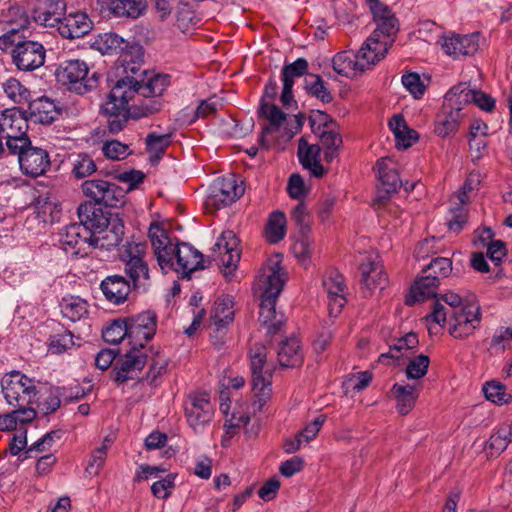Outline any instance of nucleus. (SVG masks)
Listing matches in <instances>:
<instances>
[{
	"mask_svg": "<svg viewBox=\"0 0 512 512\" xmlns=\"http://www.w3.org/2000/svg\"><path fill=\"white\" fill-rule=\"evenodd\" d=\"M320 147L316 144H308L304 137L298 142V158L305 169H308L314 176L321 177L325 171L319 161Z\"/></svg>",
	"mask_w": 512,
	"mask_h": 512,
	"instance_id": "nucleus-35",
	"label": "nucleus"
},
{
	"mask_svg": "<svg viewBox=\"0 0 512 512\" xmlns=\"http://www.w3.org/2000/svg\"><path fill=\"white\" fill-rule=\"evenodd\" d=\"M259 116L268 122L264 127L265 134L279 133L285 140H290L298 133L304 123L302 114L293 115L288 118L287 115L275 104H262L258 109Z\"/></svg>",
	"mask_w": 512,
	"mask_h": 512,
	"instance_id": "nucleus-10",
	"label": "nucleus"
},
{
	"mask_svg": "<svg viewBox=\"0 0 512 512\" xmlns=\"http://www.w3.org/2000/svg\"><path fill=\"white\" fill-rule=\"evenodd\" d=\"M439 285L440 282L437 281V277L422 272L421 276H419L411 286L410 293L406 297L405 303L411 306L416 302H421L436 296Z\"/></svg>",
	"mask_w": 512,
	"mask_h": 512,
	"instance_id": "nucleus-33",
	"label": "nucleus"
},
{
	"mask_svg": "<svg viewBox=\"0 0 512 512\" xmlns=\"http://www.w3.org/2000/svg\"><path fill=\"white\" fill-rule=\"evenodd\" d=\"M1 390L4 399L11 406L34 405L41 392L39 381L16 370L2 377Z\"/></svg>",
	"mask_w": 512,
	"mask_h": 512,
	"instance_id": "nucleus-7",
	"label": "nucleus"
},
{
	"mask_svg": "<svg viewBox=\"0 0 512 512\" xmlns=\"http://www.w3.org/2000/svg\"><path fill=\"white\" fill-rule=\"evenodd\" d=\"M474 97L475 89L467 83H460L446 93L443 104L459 114H465V106L471 104Z\"/></svg>",
	"mask_w": 512,
	"mask_h": 512,
	"instance_id": "nucleus-36",
	"label": "nucleus"
},
{
	"mask_svg": "<svg viewBox=\"0 0 512 512\" xmlns=\"http://www.w3.org/2000/svg\"><path fill=\"white\" fill-rule=\"evenodd\" d=\"M100 286L106 299L117 305L126 301L132 287L121 275L107 276Z\"/></svg>",
	"mask_w": 512,
	"mask_h": 512,
	"instance_id": "nucleus-34",
	"label": "nucleus"
},
{
	"mask_svg": "<svg viewBox=\"0 0 512 512\" xmlns=\"http://www.w3.org/2000/svg\"><path fill=\"white\" fill-rule=\"evenodd\" d=\"M387 43L379 42L374 38H367L360 49L355 52L358 66L362 74L372 69L377 63L383 60L388 53Z\"/></svg>",
	"mask_w": 512,
	"mask_h": 512,
	"instance_id": "nucleus-28",
	"label": "nucleus"
},
{
	"mask_svg": "<svg viewBox=\"0 0 512 512\" xmlns=\"http://www.w3.org/2000/svg\"><path fill=\"white\" fill-rule=\"evenodd\" d=\"M124 223L118 216H111V221L105 228L93 234V249L112 250L121 246L124 241Z\"/></svg>",
	"mask_w": 512,
	"mask_h": 512,
	"instance_id": "nucleus-23",
	"label": "nucleus"
},
{
	"mask_svg": "<svg viewBox=\"0 0 512 512\" xmlns=\"http://www.w3.org/2000/svg\"><path fill=\"white\" fill-rule=\"evenodd\" d=\"M28 103V109L25 113L34 123L50 124L60 114L54 101L46 96L39 97Z\"/></svg>",
	"mask_w": 512,
	"mask_h": 512,
	"instance_id": "nucleus-30",
	"label": "nucleus"
},
{
	"mask_svg": "<svg viewBox=\"0 0 512 512\" xmlns=\"http://www.w3.org/2000/svg\"><path fill=\"white\" fill-rule=\"evenodd\" d=\"M310 78L311 80H307L306 82L308 93L321 100L323 103H330L333 97L321 76L311 74Z\"/></svg>",
	"mask_w": 512,
	"mask_h": 512,
	"instance_id": "nucleus-57",
	"label": "nucleus"
},
{
	"mask_svg": "<svg viewBox=\"0 0 512 512\" xmlns=\"http://www.w3.org/2000/svg\"><path fill=\"white\" fill-rule=\"evenodd\" d=\"M176 474H167L164 478L154 482L151 486V492L158 499H168L175 488Z\"/></svg>",
	"mask_w": 512,
	"mask_h": 512,
	"instance_id": "nucleus-62",
	"label": "nucleus"
},
{
	"mask_svg": "<svg viewBox=\"0 0 512 512\" xmlns=\"http://www.w3.org/2000/svg\"><path fill=\"white\" fill-rule=\"evenodd\" d=\"M134 95L135 90L127 85L124 78L119 79L112 87L100 108V113L106 118L110 133L116 134L124 129L129 119L128 104Z\"/></svg>",
	"mask_w": 512,
	"mask_h": 512,
	"instance_id": "nucleus-6",
	"label": "nucleus"
},
{
	"mask_svg": "<svg viewBox=\"0 0 512 512\" xmlns=\"http://www.w3.org/2000/svg\"><path fill=\"white\" fill-rule=\"evenodd\" d=\"M376 29L369 38H374L379 42L387 43V48L392 46L395 36L399 30L398 20L392 10L385 4L371 10Z\"/></svg>",
	"mask_w": 512,
	"mask_h": 512,
	"instance_id": "nucleus-18",
	"label": "nucleus"
},
{
	"mask_svg": "<svg viewBox=\"0 0 512 512\" xmlns=\"http://www.w3.org/2000/svg\"><path fill=\"white\" fill-rule=\"evenodd\" d=\"M308 61L305 58H298L290 64L283 66L281 80L283 88L280 100L284 107H290L294 102L293 86L295 78L302 77L308 71Z\"/></svg>",
	"mask_w": 512,
	"mask_h": 512,
	"instance_id": "nucleus-26",
	"label": "nucleus"
},
{
	"mask_svg": "<svg viewBox=\"0 0 512 512\" xmlns=\"http://www.w3.org/2000/svg\"><path fill=\"white\" fill-rule=\"evenodd\" d=\"M124 271L129 277L132 288L138 292H146L150 285L149 268L145 260L124 263Z\"/></svg>",
	"mask_w": 512,
	"mask_h": 512,
	"instance_id": "nucleus-39",
	"label": "nucleus"
},
{
	"mask_svg": "<svg viewBox=\"0 0 512 512\" xmlns=\"http://www.w3.org/2000/svg\"><path fill=\"white\" fill-rule=\"evenodd\" d=\"M443 51L454 58L473 55L479 48L477 34H447L440 40Z\"/></svg>",
	"mask_w": 512,
	"mask_h": 512,
	"instance_id": "nucleus-25",
	"label": "nucleus"
},
{
	"mask_svg": "<svg viewBox=\"0 0 512 512\" xmlns=\"http://www.w3.org/2000/svg\"><path fill=\"white\" fill-rule=\"evenodd\" d=\"M148 237L158 265L163 271L173 270L182 278L189 277L197 270L205 268L204 256L194 246L179 242L158 223H151Z\"/></svg>",
	"mask_w": 512,
	"mask_h": 512,
	"instance_id": "nucleus-1",
	"label": "nucleus"
},
{
	"mask_svg": "<svg viewBox=\"0 0 512 512\" xmlns=\"http://www.w3.org/2000/svg\"><path fill=\"white\" fill-rule=\"evenodd\" d=\"M361 291L365 297H371L386 288L388 276L378 256H368L360 265Z\"/></svg>",
	"mask_w": 512,
	"mask_h": 512,
	"instance_id": "nucleus-16",
	"label": "nucleus"
},
{
	"mask_svg": "<svg viewBox=\"0 0 512 512\" xmlns=\"http://www.w3.org/2000/svg\"><path fill=\"white\" fill-rule=\"evenodd\" d=\"M118 250L119 256L124 263L128 261H143L146 254V245L134 239H126Z\"/></svg>",
	"mask_w": 512,
	"mask_h": 512,
	"instance_id": "nucleus-55",
	"label": "nucleus"
},
{
	"mask_svg": "<svg viewBox=\"0 0 512 512\" xmlns=\"http://www.w3.org/2000/svg\"><path fill=\"white\" fill-rule=\"evenodd\" d=\"M402 84L415 99H420L424 95L426 87L421 81L419 74L411 72L403 75Z\"/></svg>",
	"mask_w": 512,
	"mask_h": 512,
	"instance_id": "nucleus-64",
	"label": "nucleus"
},
{
	"mask_svg": "<svg viewBox=\"0 0 512 512\" xmlns=\"http://www.w3.org/2000/svg\"><path fill=\"white\" fill-rule=\"evenodd\" d=\"M512 431L509 426H502L491 435L485 444V451L488 456H499L511 442Z\"/></svg>",
	"mask_w": 512,
	"mask_h": 512,
	"instance_id": "nucleus-46",
	"label": "nucleus"
},
{
	"mask_svg": "<svg viewBox=\"0 0 512 512\" xmlns=\"http://www.w3.org/2000/svg\"><path fill=\"white\" fill-rule=\"evenodd\" d=\"M391 394L396 401V409L402 415H407L415 406L418 393L414 386L395 383Z\"/></svg>",
	"mask_w": 512,
	"mask_h": 512,
	"instance_id": "nucleus-43",
	"label": "nucleus"
},
{
	"mask_svg": "<svg viewBox=\"0 0 512 512\" xmlns=\"http://www.w3.org/2000/svg\"><path fill=\"white\" fill-rule=\"evenodd\" d=\"M286 216L282 211H274L270 214L266 225V238L270 243H278L286 235Z\"/></svg>",
	"mask_w": 512,
	"mask_h": 512,
	"instance_id": "nucleus-49",
	"label": "nucleus"
},
{
	"mask_svg": "<svg viewBox=\"0 0 512 512\" xmlns=\"http://www.w3.org/2000/svg\"><path fill=\"white\" fill-rule=\"evenodd\" d=\"M147 363V355L136 347L117 360L114 371L115 381L122 384L130 379L138 377Z\"/></svg>",
	"mask_w": 512,
	"mask_h": 512,
	"instance_id": "nucleus-21",
	"label": "nucleus"
},
{
	"mask_svg": "<svg viewBox=\"0 0 512 512\" xmlns=\"http://www.w3.org/2000/svg\"><path fill=\"white\" fill-rule=\"evenodd\" d=\"M422 272L434 275V277H437V281L441 283L442 279L447 278L451 274L452 261L446 257H436L422 269Z\"/></svg>",
	"mask_w": 512,
	"mask_h": 512,
	"instance_id": "nucleus-58",
	"label": "nucleus"
},
{
	"mask_svg": "<svg viewBox=\"0 0 512 512\" xmlns=\"http://www.w3.org/2000/svg\"><path fill=\"white\" fill-rule=\"evenodd\" d=\"M286 282V272L281 266V258L276 255L268 260L259 276L261 303L259 321L267 326L270 334L277 333L282 325L281 319H277L275 304Z\"/></svg>",
	"mask_w": 512,
	"mask_h": 512,
	"instance_id": "nucleus-2",
	"label": "nucleus"
},
{
	"mask_svg": "<svg viewBox=\"0 0 512 512\" xmlns=\"http://www.w3.org/2000/svg\"><path fill=\"white\" fill-rule=\"evenodd\" d=\"M430 359L427 355L420 354L412 358L406 367V376L408 379H421L428 371Z\"/></svg>",
	"mask_w": 512,
	"mask_h": 512,
	"instance_id": "nucleus-61",
	"label": "nucleus"
},
{
	"mask_svg": "<svg viewBox=\"0 0 512 512\" xmlns=\"http://www.w3.org/2000/svg\"><path fill=\"white\" fill-rule=\"evenodd\" d=\"M5 95L15 104L30 101V91L16 78H9L2 84Z\"/></svg>",
	"mask_w": 512,
	"mask_h": 512,
	"instance_id": "nucleus-54",
	"label": "nucleus"
},
{
	"mask_svg": "<svg viewBox=\"0 0 512 512\" xmlns=\"http://www.w3.org/2000/svg\"><path fill=\"white\" fill-rule=\"evenodd\" d=\"M311 129L318 136L322 147L325 149V160L333 161L342 145L339 126L335 120L323 111H315L309 117Z\"/></svg>",
	"mask_w": 512,
	"mask_h": 512,
	"instance_id": "nucleus-9",
	"label": "nucleus"
},
{
	"mask_svg": "<svg viewBox=\"0 0 512 512\" xmlns=\"http://www.w3.org/2000/svg\"><path fill=\"white\" fill-rule=\"evenodd\" d=\"M41 392L37 396L36 407L44 414L55 412L61 405L62 392L58 387L43 386L39 382Z\"/></svg>",
	"mask_w": 512,
	"mask_h": 512,
	"instance_id": "nucleus-44",
	"label": "nucleus"
},
{
	"mask_svg": "<svg viewBox=\"0 0 512 512\" xmlns=\"http://www.w3.org/2000/svg\"><path fill=\"white\" fill-rule=\"evenodd\" d=\"M211 317L217 330L230 324L234 319L233 300L230 297L219 298L214 304Z\"/></svg>",
	"mask_w": 512,
	"mask_h": 512,
	"instance_id": "nucleus-48",
	"label": "nucleus"
},
{
	"mask_svg": "<svg viewBox=\"0 0 512 512\" xmlns=\"http://www.w3.org/2000/svg\"><path fill=\"white\" fill-rule=\"evenodd\" d=\"M377 176L381 183L382 189L390 194L396 192L402 185L398 172L395 169L394 162L388 157L380 158L375 166Z\"/></svg>",
	"mask_w": 512,
	"mask_h": 512,
	"instance_id": "nucleus-37",
	"label": "nucleus"
},
{
	"mask_svg": "<svg viewBox=\"0 0 512 512\" xmlns=\"http://www.w3.org/2000/svg\"><path fill=\"white\" fill-rule=\"evenodd\" d=\"M93 233L80 223L65 226L59 233L61 248L71 255L87 256L93 250Z\"/></svg>",
	"mask_w": 512,
	"mask_h": 512,
	"instance_id": "nucleus-14",
	"label": "nucleus"
},
{
	"mask_svg": "<svg viewBox=\"0 0 512 512\" xmlns=\"http://www.w3.org/2000/svg\"><path fill=\"white\" fill-rule=\"evenodd\" d=\"M189 425L195 432L201 431L213 416V407L207 394L190 395L185 405Z\"/></svg>",
	"mask_w": 512,
	"mask_h": 512,
	"instance_id": "nucleus-19",
	"label": "nucleus"
},
{
	"mask_svg": "<svg viewBox=\"0 0 512 512\" xmlns=\"http://www.w3.org/2000/svg\"><path fill=\"white\" fill-rule=\"evenodd\" d=\"M448 318L449 333L456 339L466 338L474 333L481 322L480 307L477 305H465L459 310L450 313L443 304L436 301L432 313L426 317L427 321H433L443 327Z\"/></svg>",
	"mask_w": 512,
	"mask_h": 512,
	"instance_id": "nucleus-4",
	"label": "nucleus"
},
{
	"mask_svg": "<svg viewBox=\"0 0 512 512\" xmlns=\"http://www.w3.org/2000/svg\"><path fill=\"white\" fill-rule=\"evenodd\" d=\"M278 360L282 367H297L303 362V353L296 337L286 339L280 344Z\"/></svg>",
	"mask_w": 512,
	"mask_h": 512,
	"instance_id": "nucleus-41",
	"label": "nucleus"
},
{
	"mask_svg": "<svg viewBox=\"0 0 512 512\" xmlns=\"http://www.w3.org/2000/svg\"><path fill=\"white\" fill-rule=\"evenodd\" d=\"M102 337L105 342L110 344H118L127 338V325L125 320H115L107 326L103 332Z\"/></svg>",
	"mask_w": 512,
	"mask_h": 512,
	"instance_id": "nucleus-59",
	"label": "nucleus"
},
{
	"mask_svg": "<svg viewBox=\"0 0 512 512\" xmlns=\"http://www.w3.org/2000/svg\"><path fill=\"white\" fill-rule=\"evenodd\" d=\"M60 308L63 317L72 322L79 321L88 314V303L79 296L62 298Z\"/></svg>",
	"mask_w": 512,
	"mask_h": 512,
	"instance_id": "nucleus-45",
	"label": "nucleus"
},
{
	"mask_svg": "<svg viewBox=\"0 0 512 512\" xmlns=\"http://www.w3.org/2000/svg\"><path fill=\"white\" fill-rule=\"evenodd\" d=\"M83 194L93 204L118 207L125 202L126 192L115 183L103 179L86 180L81 185Z\"/></svg>",
	"mask_w": 512,
	"mask_h": 512,
	"instance_id": "nucleus-13",
	"label": "nucleus"
},
{
	"mask_svg": "<svg viewBox=\"0 0 512 512\" xmlns=\"http://www.w3.org/2000/svg\"><path fill=\"white\" fill-rule=\"evenodd\" d=\"M61 435L59 431H50L43 435L40 439L34 442L26 450L27 457H37L38 454L49 452L54 446L56 440L60 439Z\"/></svg>",
	"mask_w": 512,
	"mask_h": 512,
	"instance_id": "nucleus-56",
	"label": "nucleus"
},
{
	"mask_svg": "<svg viewBox=\"0 0 512 512\" xmlns=\"http://www.w3.org/2000/svg\"><path fill=\"white\" fill-rule=\"evenodd\" d=\"M323 287L327 292L329 314L336 317L346 303L344 277L338 271H329L323 278Z\"/></svg>",
	"mask_w": 512,
	"mask_h": 512,
	"instance_id": "nucleus-22",
	"label": "nucleus"
},
{
	"mask_svg": "<svg viewBox=\"0 0 512 512\" xmlns=\"http://www.w3.org/2000/svg\"><path fill=\"white\" fill-rule=\"evenodd\" d=\"M93 28V22L85 12L70 13L58 26L59 33L67 39L81 38Z\"/></svg>",
	"mask_w": 512,
	"mask_h": 512,
	"instance_id": "nucleus-29",
	"label": "nucleus"
},
{
	"mask_svg": "<svg viewBox=\"0 0 512 512\" xmlns=\"http://www.w3.org/2000/svg\"><path fill=\"white\" fill-rule=\"evenodd\" d=\"M9 49L12 63L20 71H34L44 65V46L40 42L27 40L24 29L11 28L0 36V50Z\"/></svg>",
	"mask_w": 512,
	"mask_h": 512,
	"instance_id": "nucleus-3",
	"label": "nucleus"
},
{
	"mask_svg": "<svg viewBox=\"0 0 512 512\" xmlns=\"http://www.w3.org/2000/svg\"><path fill=\"white\" fill-rule=\"evenodd\" d=\"M146 148L149 153V160L152 164H157L166 149L171 143V136L169 134L158 135L154 132L149 133L145 139Z\"/></svg>",
	"mask_w": 512,
	"mask_h": 512,
	"instance_id": "nucleus-47",
	"label": "nucleus"
},
{
	"mask_svg": "<svg viewBox=\"0 0 512 512\" xmlns=\"http://www.w3.org/2000/svg\"><path fill=\"white\" fill-rule=\"evenodd\" d=\"M249 356L252 390L255 398L252 403V409L256 413L261 412L271 398L273 368L267 363V350L265 346L255 344L251 347Z\"/></svg>",
	"mask_w": 512,
	"mask_h": 512,
	"instance_id": "nucleus-5",
	"label": "nucleus"
},
{
	"mask_svg": "<svg viewBox=\"0 0 512 512\" xmlns=\"http://www.w3.org/2000/svg\"><path fill=\"white\" fill-rule=\"evenodd\" d=\"M110 13L117 18L137 19L147 9L146 0H108Z\"/></svg>",
	"mask_w": 512,
	"mask_h": 512,
	"instance_id": "nucleus-38",
	"label": "nucleus"
},
{
	"mask_svg": "<svg viewBox=\"0 0 512 512\" xmlns=\"http://www.w3.org/2000/svg\"><path fill=\"white\" fill-rule=\"evenodd\" d=\"M28 115L19 109H6L0 114V133L6 139V146L9 152L19 148V145L25 144L29 140Z\"/></svg>",
	"mask_w": 512,
	"mask_h": 512,
	"instance_id": "nucleus-12",
	"label": "nucleus"
},
{
	"mask_svg": "<svg viewBox=\"0 0 512 512\" xmlns=\"http://www.w3.org/2000/svg\"><path fill=\"white\" fill-rule=\"evenodd\" d=\"M74 345L73 334L70 331H64L50 337L49 351L52 354H62Z\"/></svg>",
	"mask_w": 512,
	"mask_h": 512,
	"instance_id": "nucleus-63",
	"label": "nucleus"
},
{
	"mask_svg": "<svg viewBox=\"0 0 512 512\" xmlns=\"http://www.w3.org/2000/svg\"><path fill=\"white\" fill-rule=\"evenodd\" d=\"M10 153L18 156L21 172L31 178L45 175L51 167L50 152L45 148L33 146L30 139Z\"/></svg>",
	"mask_w": 512,
	"mask_h": 512,
	"instance_id": "nucleus-11",
	"label": "nucleus"
},
{
	"mask_svg": "<svg viewBox=\"0 0 512 512\" xmlns=\"http://www.w3.org/2000/svg\"><path fill=\"white\" fill-rule=\"evenodd\" d=\"M464 117L465 114H459L442 104V107L435 118V134L441 138H447L455 135L459 130Z\"/></svg>",
	"mask_w": 512,
	"mask_h": 512,
	"instance_id": "nucleus-32",
	"label": "nucleus"
},
{
	"mask_svg": "<svg viewBox=\"0 0 512 512\" xmlns=\"http://www.w3.org/2000/svg\"><path fill=\"white\" fill-rule=\"evenodd\" d=\"M72 174L77 179H82L92 175L97 171V165L93 158L87 153H78L72 160Z\"/></svg>",
	"mask_w": 512,
	"mask_h": 512,
	"instance_id": "nucleus-53",
	"label": "nucleus"
},
{
	"mask_svg": "<svg viewBox=\"0 0 512 512\" xmlns=\"http://www.w3.org/2000/svg\"><path fill=\"white\" fill-rule=\"evenodd\" d=\"M102 152L106 158L118 161L127 158L132 153L127 144L118 140L105 141L102 145Z\"/></svg>",
	"mask_w": 512,
	"mask_h": 512,
	"instance_id": "nucleus-60",
	"label": "nucleus"
},
{
	"mask_svg": "<svg viewBox=\"0 0 512 512\" xmlns=\"http://www.w3.org/2000/svg\"><path fill=\"white\" fill-rule=\"evenodd\" d=\"M88 65L79 59L63 61L56 70L57 81L68 90L84 94L97 86L98 74L88 76Z\"/></svg>",
	"mask_w": 512,
	"mask_h": 512,
	"instance_id": "nucleus-8",
	"label": "nucleus"
},
{
	"mask_svg": "<svg viewBox=\"0 0 512 512\" xmlns=\"http://www.w3.org/2000/svg\"><path fill=\"white\" fill-rule=\"evenodd\" d=\"M389 127L399 149H407L418 140V133L407 126L401 115H394L389 121Z\"/></svg>",
	"mask_w": 512,
	"mask_h": 512,
	"instance_id": "nucleus-40",
	"label": "nucleus"
},
{
	"mask_svg": "<svg viewBox=\"0 0 512 512\" xmlns=\"http://www.w3.org/2000/svg\"><path fill=\"white\" fill-rule=\"evenodd\" d=\"M482 391L486 399L497 405L508 404L512 400L506 386L498 380H489L484 383Z\"/></svg>",
	"mask_w": 512,
	"mask_h": 512,
	"instance_id": "nucleus-52",
	"label": "nucleus"
},
{
	"mask_svg": "<svg viewBox=\"0 0 512 512\" xmlns=\"http://www.w3.org/2000/svg\"><path fill=\"white\" fill-rule=\"evenodd\" d=\"M77 212L80 224L93 234H97L98 230L105 228L111 221V217H107L103 210L92 202L81 204Z\"/></svg>",
	"mask_w": 512,
	"mask_h": 512,
	"instance_id": "nucleus-31",
	"label": "nucleus"
},
{
	"mask_svg": "<svg viewBox=\"0 0 512 512\" xmlns=\"http://www.w3.org/2000/svg\"><path fill=\"white\" fill-rule=\"evenodd\" d=\"M334 71L344 77L354 78L362 74L357 57L353 51H341L332 58Z\"/></svg>",
	"mask_w": 512,
	"mask_h": 512,
	"instance_id": "nucleus-42",
	"label": "nucleus"
},
{
	"mask_svg": "<svg viewBox=\"0 0 512 512\" xmlns=\"http://www.w3.org/2000/svg\"><path fill=\"white\" fill-rule=\"evenodd\" d=\"M95 44L102 54L123 53L129 47V42L116 33H106L100 36V38L96 40Z\"/></svg>",
	"mask_w": 512,
	"mask_h": 512,
	"instance_id": "nucleus-51",
	"label": "nucleus"
},
{
	"mask_svg": "<svg viewBox=\"0 0 512 512\" xmlns=\"http://www.w3.org/2000/svg\"><path fill=\"white\" fill-rule=\"evenodd\" d=\"M239 239L231 230L222 232L213 247L214 260L225 268H235L240 261Z\"/></svg>",
	"mask_w": 512,
	"mask_h": 512,
	"instance_id": "nucleus-20",
	"label": "nucleus"
},
{
	"mask_svg": "<svg viewBox=\"0 0 512 512\" xmlns=\"http://www.w3.org/2000/svg\"><path fill=\"white\" fill-rule=\"evenodd\" d=\"M419 344L418 337L415 333H408L405 336L399 338L396 343L390 346L388 353H383L380 356V360L390 357L394 359H400L401 357L407 356V353L415 349Z\"/></svg>",
	"mask_w": 512,
	"mask_h": 512,
	"instance_id": "nucleus-50",
	"label": "nucleus"
},
{
	"mask_svg": "<svg viewBox=\"0 0 512 512\" xmlns=\"http://www.w3.org/2000/svg\"><path fill=\"white\" fill-rule=\"evenodd\" d=\"M243 193L244 187L233 176L218 178L209 187L205 205L219 210L234 203Z\"/></svg>",
	"mask_w": 512,
	"mask_h": 512,
	"instance_id": "nucleus-15",
	"label": "nucleus"
},
{
	"mask_svg": "<svg viewBox=\"0 0 512 512\" xmlns=\"http://www.w3.org/2000/svg\"><path fill=\"white\" fill-rule=\"evenodd\" d=\"M170 75L154 73L146 80H136L133 77H124L127 85L145 98L160 97L170 86Z\"/></svg>",
	"mask_w": 512,
	"mask_h": 512,
	"instance_id": "nucleus-24",
	"label": "nucleus"
},
{
	"mask_svg": "<svg viewBox=\"0 0 512 512\" xmlns=\"http://www.w3.org/2000/svg\"><path fill=\"white\" fill-rule=\"evenodd\" d=\"M124 320L127 325V339L132 347L143 348L156 332L157 318L152 311H145Z\"/></svg>",
	"mask_w": 512,
	"mask_h": 512,
	"instance_id": "nucleus-17",
	"label": "nucleus"
},
{
	"mask_svg": "<svg viewBox=\"0 0 512 512\" xmlns=\"http://www.w3.org/2000/svg\"><path fill=\"white\" fill-rule=\"evenodd\" d=\"M65 7L63 0H38L33 10V17L36 22L45 27H58L64 18Z\"/></svg>",
	"mask_w": 512,
	"mask_h": 512,
	"instance_id": "nucleus-27",
	"label": "nucleus"
}]
</instances>
